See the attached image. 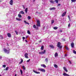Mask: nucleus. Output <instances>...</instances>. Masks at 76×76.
<instances>
[{"mask_svg": "<svg viewBox=\"0 0 76 76\" xmlns=\"http://www.w3.org/2000/svg\"><path fill=\"white\" fill-rule=\"evenodd\" d=\"M30 60H31L30 59H29L26 62L29 63V61H30Z\"/></svg>", "mask_w": 76, "mask_h": 76, "instance_id": "nucleus-41", "label": "nucleus"}, {"mask_svg": "<svg viewBox=\"0 0 76 76\" xmlns=\"http://www.w3.org/2000/svg\"><path fill=\"white\" fill-rule=\"evenodd\" d=\"M15 76H17V75H16V74H15Z\"/></svg>", "mask_w": 76, "mask_h": 76, "instance_id": "nucleus-59", "label": "nucleus"}, {"mask_svg": "<svg viewBox=\"0 0 76 76\" xmlns=\"http://www.w3.org/2000/svg\"><path fill=\"white\" fill-rule=\"evenodd\" d=\"M73 53L74 54H76V51L75 50H73Z\"/></svg>", "mask_w": 76, "mask_h": 76, "instance_id": "nucleus-40", "label": "nucleus"}, {"mask_svg": "<svg viewBox=\"0 0 76 76\" xmlns=\"http://www.w3.org/2000/svg\"><path fill=\"white\" fill-rule=\"evenodd\" d=\"M0 38L1 39H3V37L2 35L0 36Z\"/></svg>", "mask_w": 76, "mask_h": 76, "instance_id": "nucleus-33", "label": "nucleus"}, {"mask_svg": "<svg viewBox=\"0 0 76 76\" xmlns=\"http://www.w3.org/2000/svg\"><path fill=\"white\" fill-rule=\"evenodd\" d=\"M49 46L50 48H54V46H53V45H50Z\"/></svg>", "mask_w": 76, "mask_h": 76, "instance_id": "nucleus-17", "label": "nucleus"}, {"mask_svg": "<svg viewBox=\"0 0 76 76\" xmlns=\"http://www.w3.org/2000/svg\"><path fill=\"white\" fill-rule=\"evenodd\" d=\"M66 14V12H65L64 13H63V14L62 15V16L63 17V16H64Z\"/></svg>", "mask_w": 76, "mask_h": 76, "instance_id": "nucleus-13", "label": "nucleus"}, {"mask_svg": "<svg viewBox=\"0 0 76 76\" xmlns=\"http://www.w3.org/2000/svg\"><path fill=\"white\" fill-rule=\"evenodd\" d=\"M25 11L26 13H27V12H28V8H26V9L25 10Z\"/></svg>", "mask_w": 76, "mask_h": 76, "instance_id": "nucleus-21", "label": "nucleus"}, {"mask_svg": "<svg viewBox=\"0 0 76 76\" xmlns=\"http://www.w3.org/2000/svg\"><path fill=\"white\" fill-rule=\"evenodd\" d=\"M54 2H56V3H57V4L58 3V0H55Z\"/></svg>", "mask_w": 76, "mask_h": 76, "instance_id": "nucleus-19", "label": "nucleus"}, {"mask_svg": "<svg viewBox=\"0 0 76 76\" xmlns=\"http://www.w3.org/2000/svg\"><path fill=\"white\" fill-rule=\"evenodd\" d=\"M28 37H29V36H26V38H28Z\"/></svg>", "mask_w": 76, "mask_h": 76, "instance_id": "nucleus-50", "label": "nucleus"}, {"mask_svg": "<svg viewBox=\"0 0 76 76\" xmlns=\"http://www.w3.org/2000/svg\"><path fill=\"white\" fill-rule=\"evenodd\" d=\"M39 54H43V53H42V52H39Z\"/></svg>", "mask_w": 76, "mask_h": 76, "instance_id": "nucleus-35", "label": "nucleus"}, {"mask_svg": "<svg viewBox=\"0 0 76 76\" xmlns=\"http://www.w3.org/2000/svg\"><path fill=\"white\" fill-rule=\"evenodd\" d=\"M41 50H44V46H42L41 47Z\"/></svg>", "mask_w": 76, "mask_h": 76, "instance_id": "nucleus-30", "label": "nucleus"}, {"mask_svg": "<svg viewBox=\"0 0 76 76\" xmlns=\"http://www.w3.org/2000/svg\"><path fill=\"white\" fill-rule=\"evenodd\" d=\"M25 41H26V42H28V41H27V40H25Z\"/></svg>", "mask_w": 76, "mask_h": 76, "instance_id": "nucleus-55", "label": "nucleus"}, {"mask_svg": "<svg viewBox=\"0 0 76 76\" xmlns=\"http://www.w3.org/2000/svg\"><path fill=\"white\" fill-rule=\"evenodd\" d=\"M70 23H69L68 25V27H70Z\"/></svg>", "mask_w": 76, "mask_h": 76, "instance_id": "nucleus-45", "label": "nucleus"}, {"mask_svg": "<svg viewBox=\"0 0 76 76\" xmlns=\"http://www.w3.org/2000/svg\"><path fill=\"white\" fill-rule=\"evenodd\" d=\"M67 56V54H65V57H66Z\"/></svg>", "mask_w": 76, "mask_h": 76, "instance_id": "nucleus-51", "label": "nucleus"}, {"mask_svg": "<svg viewBox=\"0 0 76 76\" xmlns=\"http://www.w3.org/2000/svg\"><path fill=\"white\" fill-rule=\"evenodd\" d=\"M41 42H42V40H40L39 41V43Z\"/></svg>", "mask_w": 76, "mask_h": 76, "instance_id": "nucleus-44", "label": "nucleus"}, {"mask_svg": "<svg viewBox=\"0 0 76 76\" xmlns=\"http://www.w3.org/2000/svg\"><path fill=\"white\" fill-rule=\"evenodd\" d=\"M20 72L21 73V75H22V71L21 69L20 70Z\"/></svg>", "mask_w": 76, "mask_h": 76, "instance_id": "nucleus-43", "label": "nucleus"}, {"mask_svg": "<svg viewBox=\"0 0 76 76\" xmlns=\"http://www.w3.org/2000/svg\"><path fill=\"white\" fill-rule=\"evenodd\" d=\"M76 0H71L72 2H75Z\"/></svg>", "mask_w": 76, "mask_h": 76, "instance_id": "nucleus-37", "label": "nucleus"}, {"mask_svg": "<svg viewBox=\"0 0 76 76\" xmlns=\"http://www.w3.org/2000/svg\"><path fill=\"white\" fill-rule=\"evenodd\" d=\"M0 76H1V75H0Z\"/></svg>", "mask_w": 76, "mask_h": 76, "instance_id": "nucleus-61", "label": "nucleus"}, {"mask_svg": "<svg viewBox=\"0 0 76 76\" xmlns=\"http://www.w3.org/2000/svg\"><path fill=\"white\" fill-rule=\"evenodd\" d=\"M15 32L16 33V35H18V32L17 31H15Z\"/></svg>", "mask_w": 76, "mask_h": 76, "instance_id": "nucleus-34", "label": "nucleus"}, {"mask_svg": "<svg viewBox=\"0 0 76 76\" xmlns=\"http://www.w3.org/2000/svg\"><path fill=\"white\" fill-rule=\"evenodd\" d=\"M71 47L72 48H73V47H74V43H73V42H72L71 43Z\"/></svg>", "mask_w": 76, "mask_h": 76, "instance_id": "nucleus-10", "label": "nucleus"}, {"mask_svg": "<svg viewBox=\"0 0 76 76\" xmlns=\"http://www.w3.org/2000/svg\"><path fill=\"white\" fill-rule=\"evenodd\" d=\"M61 5V4H58V6H60Z\"/></svg>", "mask_w": 76, "mask_h": 76, "instance_id": "nucleus-48", "label": "nucleus"}, {"mask_svg": "<svg viewBox=\"0 0 76 76\" xmlns=\"http://www.w3.org/2000/svg\"><path fill=\"white\" fill-rule=\"evenodd\" d=\"M33 72H34V73H36L37 74H40V72H38L37 71H35L34 70H33Z\"/></svg>", "mask_w": 76, "mask_h": 76, "instance_id": "nucleus-8", "label": "nucleus"}, {"mask_svg": "<svg viewBox=\"0 0 76 76\" xmlns=\"http://www.w3.org/2000/svg\"><path fill=\"white\" fill-rule=\"evenodd\" d=\"M33 27L34 28H35V29H36V28H37V29H38V27H37V26H36L35 25H34L33 26Z\"/></svg>", "mask_w": 76, "mask_h": 76, "instance_id": "nucleus-18", "label": "nucleus"}, {"mask_svg": "<svg viewBox=\"0 0 76 76\" xmlns=\"http://www.w3.org/2000/svg\"><path fill=\"white\" fill-rule=\"evenodd\" d=\"M36 25L37 26H40V21L39 20H37V24Z\"/></svg>", "mask_w": 76, "mask_h": 76, "instance_id": "nucleus-3", "label": "nucleus"}, {"mask_svg": "<svg viewBox=\"0 0 76 76\" xmlns=\"http://www.w3.org/2000/svg\"><path fill=\"white\" fill-rule=\"evenodd\" d=\"M19 13L20 14V13H21V14H24V13H25L23 11H21Z\"/></svg>", "mask_w": 76, "mask_h": 76, "instance_id": "nucleus-15", "label": "nucleus"}, {"mask_svg": "<svg viewBox=\"0 0 76 76\" xmlns=\"http://www.w3.org/2000/svg\"><path fill=\"white\" fill-rule=\"evenodd\" d=\"M8 69H9V67H7L5 68V70H8Z\"/></svg>", "mask_w": 76, "mask_h": 76, "instance_id": "nucleus-39", "label": "nucleus"}, {"mask_svg": "<svg viewBox=\"0 0 76 76\" xmlns=\"http://www.w3.org/2000/svg\"><path fill=\"white\" fill-rule=\"evenodd\" d=\"M23 39H25V37H23Z\"/></svg>", "mask_w": 76, "mask_h": 76, "instance_id": "nucleus-49", "label": "nucleus"}, {"mask_svg": "<svg viewBox=\"0 0 76 76\" xmlns=\"http://www.w3.org/2000/svg\"><path fill=\"white\" fill-rule=\"evenodd\" d=\"M57 56H58V53H56L55 54V56L56 57Z\"/></svg>", "mask_w": 76, "mask_h": 76, "instance_id": "nucleus-20", "label": "nucleus"}, {"mask_svg": "<svg viewBox=\"0 0 76 76\" xmlns=\"http://www.w3.org/2000/svg\"><path fill=\"white\" fill-rule=\"evenodd\" d=\"M23 69V70H25L26 69V68L25 67V66H22Z\"/></svg>", "mask_w": 76, "mask_h": 76, "instance_id": "nucleus-28", "label": "nucleus"}, {"mask_svg": "<svg viewBox=\"0 0 76 76\" xmlns=\"http://www.w3.org/2000/svg\"><path fill=\"white\" fill-rule=\"evenodd\" d=\"M9 3L10 5H12L13 4V0H11L10 1Z\"/></svg>", "mask_w": 76, "mask_h": 76, "instance_id": "nucleus-9", "label": "nucleus"}, {"mask_svg": "<svg viewBox=\"0 0 76 76\" xmlns=\"http://www.w3.org/2000/svg\"><path fill=\"white\" fill-rule=\"evenodd\" d=\"M50 3H52V4H54V1L52 0H50Z\"/></svg>", "mask_w": 76, "mask_h": 76, "instance_id": "nucleus-12", "label": "nucleus"}, {"mask_svg": "<svg viewBox=\"0 0 76 76\" xmlns=\"http://www.w3.org/2000/svg\"><path fill=\"white\" fill-rule=\"evenodd\" d=\"M27 33L28 34H31V32L30 31H29L28 30L27 31Z\"/></svg>", "mask_w": 76, "mask_h": 76, "instance_id": "nucleus-29", "label": "nucleus"}, {"mask_svg": "<svg viewBox=\"0 0 76 76\" xmlns=\"http://www.w3.org/2000/svg\"><path fill=\"white\" fill-rule=\"evenodd\" d=\"M31 17H30V16H28V19L29 20V19H31Z\"/></svg>", "mask_w": 76, "mask_h": 76, "instance_id": "nucleus-38", "label": "nucleus"}, {"mask_svg": "<svg viewBox=\"0 0 76 76\" xmlns=\"http://www.w3.org/2000/svg\"><path fill=\"white\" fill-rule=\"evenodd\" d=\"M24 23H26V24H28V25H29V23L26 22V21L25 20L24 21Z\"/></svg>", "mask_w": 76, "mask_h": 76, "instance_id": "nucleus-23", "label": "nucleus"}, {"mask_svg": "<svg viewBox=\"0 0 76 76\" xmlns=\"http://www.w3.org/2000/svg\"><path fill=\"white\" fill-rule=\"evenodd\" d=\"M38 13V12H36V14H37Z\"/></svg>", "mask_w": 76, "mask_h": 76, "instance_id": "nucleus-57", "label": "nucleus"}, {"mask_svg": "<svg viewBox=\"0 0 76 76\" xmlns=\"http://www.w3.org/2000/svg\"><path fill=\"white\" fill-rule=\"evenodd\" d=\"M35 1V0H33V1L34 2Z\"/></svg>", "mask_w": 76, "mask_h": 76, "instance_id": "nucleus-60", "label": "nucleus"}, {"mask_svg": "<svg viewBox=\"0 0 76 76\" xmlns=\"http://www.w3.org/2000/svg\"><path fill=\"white\" fill-rule=\"evenodd\" d=\"M61 45V43L60 42H58L57 44V46L60 49H61V48H62V46H60V45Z\"/></svg>", "mask_w": 76, "mask_h": 76, "instance_id": "nucleus-2", "label": "nucleus"}, {"mask_svg": "<svg viewBox=\"0 0 76 76\" xmlns=\"http://www.w3.org/2000/svg\"><path fill=\"white\" fill-rule=\"evenodd\" d=\"M1 1H0V2Z\"/></svg>", "mask_w": 76, "mask_h": 76, "instance_id": "nucleus-62", "label": "nucleus"}, {"mask_svg": "<svg viewBox=\"0 0 76 76\" xmlns=\"http://www.w3.org/2000/svg\"><path fill=\"white\" fill-rule=\"evenodd\" d=\"M54 67H55V68H57L58 67V66L56 64L54 65Z\"/></svg>", "mask_w": 76, "mask_h": 76, "instance_id": "nucleus-25", "label": "nucleus"}, {"mask_svg": "<svg viewBox=\"0 0 76 76\" xmlns=\"http://www.w3.org/2000/svg\"><path fill=\"white\" fill-rule=\"evenodd\" d=\"M63 75L64 76H70V75H69L67 74H66V73H64L63 74Z\"/></svg>", "mask_w": 76, "mask_h": 76, "instance_id": "nucleus-6", "label": "nucleus"}, {"mask_svg": "<svg viewBox=\"0 0 76 76\" xmlns=\"http://www.w3.org/2000/svg\"><path fill=\"white\" fill-rule=\"evenodd\" d=\"M38 70H39V71H40V72H45V69L42 68H39L38 69Z\"/></svg>", "mask_w": 76, "mask_h": 76, "instance_id": "nucleus-4", "label": "nucleus"}, {"mask_svg": "<svg viewBox=\"0 0 76 76\" xmlns=\"http://www.w3.org/2000/svg\"><path fill=\"white\" fill-rule=\"evenodd\" d=\"M59 32H62V30H60L59 31Z\"/></svg>", "mask_w": 76, "mask_h": 76, "instance_id": "nucleus-53", "label": "nucleus"}, {"mask_svg": "<svg viewBox=\"0 0 76 76\" xmlns=\"http://www.w3.org/2000/svg\"><path fill=\"white\" fill-rule=\"evenodd\" d=\"M3 67L4 68H5V67H6V66L5 65H3Z\"/></svg>", "mask_w": 76, "mask_h": 76, "instance_id": "nucleus-42", "label": "nucleus"}, {"mask_svg": "<svg viewBox=\"0 0 76 76\" xmlns=\"http://www.w3.org/2000/svg\"><path fill=\"white\" fill-rule=\"evenodd\" d=\"M68 18L69 19V18H70L69 16H68Z\"/></svg>", "mask_w": 76, "mask_h": 76, "instance_id": "nucleus-58", "label": "nucleus"}, {"mask_svg": "<svg viewBox=\"0 0 76 76\" xmlns=\"http://www.w3.org/2000/svg\"><path fill=\"white\" fill-rule=\"evenodd\" d=\"M46 51V50H44L43 52H42V53L43 54H45V52Z\"/></svg>", "mask_w": 76, "mask_h": 76, "instance_id": "nucleus-32", "label": "nucleus"}, {"mask_svg": "<svg viewBox=\"0 0 76 76\" xmlns=\"http://www.w3.org/2000/svg\"><path fill=\"white\" fill-rule=\"evenodd\" d=\"M7 35L8 37H9V38H11V37L12 36V35H11V34L9 33H7Z\"/></svg>", "mask_w": 76, "mask_h": 76, "instance_id": "nucleus-7", "label": "nucleus"}, {"mask_svg": "<svg viewBox=\"0 0 76 76\" xmlns=\"http://www.w3.org/2000/svg\"><path fill=\"white\" fill-rule=\"evenodd\" d=\"M69 62L70 64H72V62H71V61H69Z\"/></svg>", "mask_w": 76, "mask_h": 76, "instance_id": "nucleus-46", "label": "nucleus"}, {"mask_svg": "<svg viewBox=\"0 0 76 76\" xmlns=\"http://www.w3.org/2000/svg\"><path fill=\"white\" fill-rule=\"evenodd\" d=\"M66 49L67 50H69V48H66Z\"/></svg>", "mask_w": 76, "mask_h": 76, "instance_id": "nucleus-52", "label": "nucleus"}, {"mask_svg": "<svg viewBox=\"0 0 76 76\" xmlns=\"http://www.w3.org/2000/svg\"><path fill=\"white\" fill-rule=\"evenodd\" d=\"M56 9V8L54 7H53L52 8H50V10H54Z\"/></svg>", "mask_w": 76, "mask_h": 76, "instance_id": "nucleus-16", "label": "nucleus"}, {"mask_svg": "<svg viewBox=\"0 0 76 76\" xmlns=\"http://www.w3.org/2000/svg\"><path fill=\"white\" fill-rule=\"evenodd\" d=\"M41 67H44V68H45V67H46V66L45 64H41Z\"/></svg>", "mask_w": 76, "mask_h": 76, "instance_id": "nucleus-14", "label": "nucleus"}, {"mask_svg": "<svg viewBox=\"0 0 76 76\" xmlns=\"http://www.w3.org/2000/svg\"><path fill=\"white\" fill-rule=\"evenodd\" d=\"M58 28L57 27H53V29H55V30L57 29Z\"/></svg>", "mask_w": 76, "mask_h": 76, "instance_id": "nucleus-27", "label": "nucleus"}, {"mask_svg": "<svg viewBox=\"0 0 76 76\" xmlns=\"http://www.w3.org/2000/svg\"><path fill=\"white\" fill-rule=\"evenodd\" d=\"M21 61L20 62V63H19V64H21V63H23V61L22 59V58L20 59Z\"/></svg>", "mask_w": 76, "mask_h": 76, "instance_id": "nucleus-24", "label": "nucleus"}, {"mask_svg": "<svg viewBox=\"0 0 76 76\" xmlns=\"http://www.w3.org/2000/svg\"><path fill=\"white\" fill-rule=\"evenodd\" d=\"M18 16L20 18L22 17V15L19 13V14H18Z\"/></svg>", "mask_w": 76, "mask_h": 76, "instance_id": "nucleus-26", "label": "nucleus"}, {"mask_svg": "<svg viewBox=\"0 0 76 76\" xmlns=\"http://www.w3.org/2000/svg\"><path fill=\"white\" fill-rule=\"evenodd\" d=\"M63 69L64 70H65V72H68V71L67 70V68H66V67H64Z\"/></svg>", "mask_w": 76, "mask_h": 76, "instance_id": "nucleus-11", "label": "nucleus"}, {"mask_svg": "<svg viewBox=\"0 0 76 76\" xmlns=\"http://www.w3.org/2000/svg\"><path fill=\"white\" fill-rule=\"evenodd\" d=\"M69 21H70V20H71L70 19V18H69Z\"/></svg>", "mask_w": 76, "mask_h": 76, "instance_id": "nucleus-54", "label": "nucleus"}, {"mask_svg": "<svg viewBox=\"0 0 76 76\" xmlns=\"http://www.w3.org/2000/svg\"><path fill=\"white\" fill-rule=\"evenodd\" d=\"M54 22V20H52L51 21V23L53 24Z\"/></svg>", "mask_w": 76, "mask_h": 76, "instance_id": "nucleus-36", "label": "nucleus"}, {"mask_svg": "<svg viewBox=\"0 0 76 76\" xmlns=\"http://www.w3.org/2000/svg\"><path fill=\"white\" fill-rule=\"evenodd\" d=\"M4 51L5 53H7V54H9L10 53V49L8 48L7 49H6L5 48L4 49Z\"/></svg>", "mask_w": 76, "mask_h": 76, "instance_id": "nucleus-1", "label": "nucleus"}, {"mask_svg": "<svg viewBox=\"0 0 76 76\" xmlns=\"http://www.w3.org/2000/svg\"><path fill=\"white\" fill-rule=\"evenodd\" d=\"M16 20H19V21H20V20H21V19L20 18H16Z\"/></svg>", "mask_w": 76, "mask_h": 76, "instance_id": "nucleus-22", "label": "nucleus"}, {"mask_svg": "<svg viewBox=\"0 0 76 76\" xmlns=\"http://www.w3.org/2000/svg\"><path fill=\"white\" fill-rule=\"evenodd\" d=\"M23 9H25V7L23 5Z\"/></svg>", "mask_w": 76, "mask_h": 76, "instance_id": "nucleus-47", "label": "nucleus"}, {"mask_svg": "<svg viewBox=\"0 0 76 76\" xmlns=\"http://www.w3.org/2000/svg\"><path fill=\"white\" fill-rule=\"evenodd\" d=\"M2 58V57L1 56H0V59H1Z\"/></svg>", "mask_w": 76, "mask_h": 76, "instance_id": "nucleus-56", "label": "nucleus"}, {"mask_svg": "<svg viewBox=\"0 0 76 76\" xmlns=\"http://www.w3.org/2000/svg\"><path fill=\"white\" fill-rule=\"evenodd\" d=\"M45 61L47 63V62H48V58H46L45 59Z\"/></svg>", "mask_w": 76, "mask_h": 76, "instance_id": "nucleus-31", "label": "nucleus"}, {"mask_svg": "<svg viewBox=\"0 0 76 76\" xmlns=\"http://www.w3.org/2000/svg\"><path fill=\"white\" fill-rule=\"evenodd\" d=\"M28 53H26L25 55H24V56L25 57V58H28Z\"/></svg>", "mask_w": 76, "mask_h": 76, "instance_id": "nucleus-5", "label": "nucleus"}]
</instances>
